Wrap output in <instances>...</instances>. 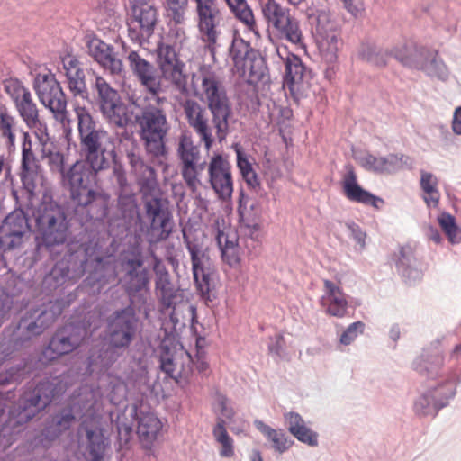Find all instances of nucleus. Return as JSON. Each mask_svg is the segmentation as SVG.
Listing matches in <instances>:
<instances>
[{
    "label": "nucleus",
    "instance_id": "obj_1",
    "mask_svg": "<svg viewBox=\"0 0 461 461\" xmlns=\"http://www.w3.org/2000/svg\"><path fill=\"white\" fill-rule=\"evenodd\" d=\"M118 263L120 282L129 297V304L108 315L105 332L109 348L113 353L122 355L136 339L139 329L137 312H146L150 290L149 270L144 266L141 253L123 252Z\"/></svg>",
    "mask_w": 461,
    "mask_h": 461
},
{
    "label": "nucleus",
    "instance_id": "obj_2",
    "mask_svg": "<svg viewBox=\"0 0 461 461\" xmlns=\"http://www.w3.org/2000/svg\"><path fill=\"white\" fill-rule=\"evenodd\" d=\"M202 89L207 107L194 99H186L182 106L189 127L209 150L216 139L221 142L227 137L232 109L224 87L214 74L203 75Z\"/></svg>",
    "mask_w": 461,
    "mask_h": 461
},
{
    "label": "nucleus",
    "instance_id": "obj_3",
    "mask_svg": "<svg viewBox=\"0 0 461 461\" xmlns=\"http://www.w3.org/2000/svg\"><path fill=\"white\" fill-rule=\"evenodd\" d=\"M176 155L181 176L188 190L196 194L202 186L203 173L207 162L203 159L200 147L191 136L182 134L178 139ZM209 184L221 201H229L233 193L231 165L221 154L213 155L208 163Z\"/></svg>",
    "mask_w": 461,
    "mask_h": 461
},
{
    "label": "nucleus",
    "instance_id": "obj_4",
    "mask_svg": "<svg viewBox=\"0 0 461 461\" xmlns=\"http://www.w3.org/2000/svg\"><path fill=\"white\" fill-rule=\"evenodd\" d=\"M89 242L80 245V249L58 260L46 281L52 279L54 285H62L67 280H76L87 274L85 282L90 286L102 289L114 281L115 269L110 255L105 256L102 245L94 242L95 236L89 237Z\"/></svg>",
    "mask_w": 461,
    "mask_h": 461
},
{
    "label": "nucleus",
    "instance_id": "obj_5",
    "mask_svg": "<svg viewBox=\"0 0 461 461\" xmlns=\"http://www.w3.org/2000/svg\"><path fill=\"white\" fill-rule=\"evenodd\" d=\"M98 173L77 159L63 174L62 185L69 192L77 207L86 211L89 220H102L107 212L108 196L95 188Z\"/></svg>",
    "mask_w": 461,
    "mask_h": 461
},
{
    "label": "nucleus",
    "instance_id": "obj_6",
    "mask_svg": "<svg viewBox=\"0 0 461 461\" xmlns=\"http://www.w3.org/2000/svg\"><path fill=\"white\" fill-rule=\"evenodd\" d=\"M55 387L49 380L28 386L16 404L11 406L5 415L0 408V436L8 437V441L18 434L24 424L44 410L54 397Z\"/></svg>",
    "mask_w": 461,
    "mask_h": 461
},
{
    "label": "nucleus",
    "instance_id": "obj_7",
    "mask_svg": "<svg viewBox=\"0 0 461 461\" xmlns=\"http://www.w3.org/2000/svg\"><path fill=\"white\" fill-rule=\"evenodd\" d=\"M165 96L150 95L149 101L135 116L140 137L149 156L161 163L167 156L166 137L170 130Z\"/></svg>",
    "mask_w": 461,
    "mask_h": 461
},
{
    "label": "nucleus",
    "instance_id": "obj_8",
    "mask_svg": "<svg viewBox=\"0 0 461 461\" xmlns=\"http://www.w3.org/2000/svg\"><path fill=\"white\" fill-rule=\"evenodd\" d=\"M60 314L61 308L56 303L32 307L20 316L11 331L18 344L25 347L34 338L41 336Z\"/></svg>",
    "mask_w": 461,
    "mask_h": 461
},
{
    "label": "nucleus",
    "instance_id": "obj_9",
    "mask_svg": "<svg viewBox=\"0 0 461 461\" xmlns=\"http://www.w3.org/2000/svg\"><path fill=\"white\" fill-rule=\"evenodd\" d=\"M92 94L103 116L110 124L123 128L130 122L128 107L116 89L102 77L95 76Z\"/></svg>",
    "mask_w": 461,
    "mask_h": 461
},
{
    "label": "nucleus",
    "instance_id": "obj_10",
    "mask_svg": "<svg viewBox=\"0 0 461 461\" xmlns=\"http://www.w3.org/2000/svg\"><path fill=\"white\" fill-rule=\"evenodd\" d=\"M459 380L453 372H449L445 383H438L416 398L413 411L419 417H436L438 411L448 405L456 393Z\"/></svg>",
    "mask_w": 461,
    "mask_h": 461
},
{
    "label": "nucleus",
    "instance_id": "obj_11",
    "mask_svg": "<svg viewBox=\"0 0 461 461\" xmlns=\"http://www.w3.org/2000/svg\"><path fill=\"white\" fill-rule=\"evenodd\" d=\"M158 22V11L151 1L135 0L127 18L130 39L141 45L154 33Z\"/></svg>",
    "mask_w": 461,
    "mask_h": 461
},
{
    "label": "nucleus",
    "instance_id": "obj_12",
    "mask_svg": "<svg viewBox=\"0 0 461 461\" xmlns=\"http://www.w3.org/2000/svg\"><path fill=\"white\" fill-rule=\"evenodd\" d=\"M160 369L168 377L176 380L188 382L193 375V357L183 348L177 349L168 340H162L159 348Z\"/></svg>",
    "mask_w": 461,
    "mask_h": 461
},
{
    "label": "nucleus",
    "instance_id": "obj_13",
    "mask_svg": "<svg viewBox=\"0 0 461 461\" xmlns=\"http://www.w3.org/2000/svg\"><path fill=\"white\" fill-rule=\"evenodd\" d=\"M33 86L40 102L53 113L56 120L64 122L67 118V99L55 76L50 73L38 74Z\"/></svg>",
    "mask_w": 461,
    "mask_h": 461
},
{
    "label": "nucleus",
    "instance_id": "obj_14",
    "mask_svg": "<svg viewBox=\"0 0 461 461\" xmlns=\"http://www.w3.org/2000/svg\"><path fill=\"white\" fill-rule=\"evenodd\" d=\"M198 29L202 41L213 50L223 22V14L217 0H194Z\"/></svg>",
    "mask_w": 461,
    "mask_h": 461
},
{
    "label": "nucleus",
    "instance_id": "obj_15",
    "mask_svg": "<svg viewBox=\"0 0 461 461\" xmlns=\"http://www.w3.org/2000/svg\"><path fill=\"white\" fill-rule=\"evenodd\" d=\"M86 336L79 324L68 323L58 329L42 351V359L50 362L77 348Z\"/></svg>",
    "mask_w": 461,
    "mask_h": 461
},
{
    "label": "nucleus",
    "instance_id": "obj_16",
    "mask_svg": "<svg viewBox=\"0 0 461 461\" xmlns=\"http://www.w3.org/2000/svg\"><path fill=\"white\" fill-rule=\"evenodd\" d=\"M145 51L131 50L127 52L126 62L132 76L150 95H159L162 90L160 75L156 66L146 59Z\"/></svg>",
    "mask_w": 461,
    "mask_h": 461
},
{
    "label": "nucleus",
    "instance_id": "obj_17",
    "mask_svg": "<svg viewBox=\"0 0 461 461\" xmlns=\"http://www.w3.org/2000/svg\"><path fill=\"white\" fill-rule=\"evenodd\" d=\"M153 271L155 273V294L162 310H171L170 320L175 322L174 311L177 303L183 301V294L172 280L163 262L155 258Z\"/></svg>",
    "mask_w": 461,
    "mask_h": 461
},
{
    "label": "nucleus",
    "instance_id": "obj_18",
    "mask_svg": "<svg viewBox=\"0 0 461 461\" xmlns=\"http://www.w3.org/2000/svg\"><path fill=\"white\" fill-rule=\"evenodd\" d=\"M3 87L25 124L37 125L40 119L37 104L32 100L30 90L23 86V82L17 78H7L3 81Z\"/></svg>",
    "mask_w": 461,
    "mask_h": 461
},
{
    "label": "nucleus",
    "instance_id": "obj_19",
    "mask_svg": "<svg viewBox=\"0 0 461 461\" xmlns=\"http://www.w3.org/2000/svg\"><path fill=\"white\" fill-rule=\"evenodd\" d=\"M74 110L77 120L80 151L111 142L109 133L94 119L88 109L77 104Z\"/></svg>",
    "mask_w": 461,
    "mask_h": 461
},
{
    "label": "nucleus",
    "instance_id": "obj_20",
    "mask_svg": "<svg viewBox=\"0 0 461 461\" xmlns=\"http://www.w3.org/2000/svg\"><path fill=\"white\" fill-rule=\"evenodd\" d=\"M38 176L39 164L32 151V139L28 132H23L20 178L27 200L25 205L31 203V200L34 196Z\"/></svg>",
    "mask_w": 461,
    "mask_h": 461
},
{
    "label": "nucleus",
    "instance_id": "obj_21",
    "mask_svg": "<svg viewBox=\"0 0 461 461\" xmlns=\"http://www.w3.org/2000/svg\"><path fill=\"white\" fill-rule=\"evenodd\" d=\"M194 283L197 294L205 302H212L216 298L219 285V275L214 261L207 259L192 264Z\"/></svg>",
    "mask_w": 461,
    "mask_h": 461
},
{
    "label": "nucleus",
    "instance_id": "obj_22",
    "mask_svg": "<svg viewBox=\"0 0 461 461\" xmlns=\"http://www.w3.org/2000/svg\"><path fill=\"white\" fill-rule=\"evenodd\" d=\"M113 174L119 187L118 208L122 218L129 224L124 230H130L132 223L137 224L140 221L136 199L133 194L128 193L129 185L122 166L114 164Z\"/></svg>",
    "mask_w": 461,
    "mask_h": 461
},
{
    "label": "nucleus",
    "instance_id": "obj_23",
    "mask_svg": "<svg viewBox=\"0 0 461 461\" xmlns=\"http://www.w3.org/2000/svg\"><path fill=\"white\" fill-rule=\"evenodd\" d=\"M339 32L330 15L319 11V54L330 64L337 59Z\"/></svg>",
    "mask_w": 461,
    "mask_h": 461
},
{
    "label": "nucleus",
    "instance_id": "obj_24",
    "mask_svg": "<svg viewBox=\"0 0 461 461\" xmlns=\"http://www.w3.org/2000/svg\"><path fill=\"white\" fill-rule=\"evenodd\" d=\"M96 401L92 391L86 392L74 400L70 408L61 410L53 417V422L56 424L59 432L68 429L77 418L91 416L95 409Z\"/></svg>",
    "mask_w": 461,
    "mask_h": 461
},
{
    "label": "nucleus",
    "instance_id": "obj_25",
    "mask_svg": "<svg viewBox=\"0 0 461 461\" xmlns=\"http://www.w3.org/2000/svg\"><path fill=\"white\" fill-rule=\"evenodd\" d=\"M342 190L345 196L351 202L370 205L377 210L384 205L383 198L376 196L364 189L357 182L355 168L351 164L345 165V173L342 177Z\"/></svg>",
    "mask_w": 461,
    "mask_h": 461
},
{
    "label": "nucleus",
    "instance_id": "obj_26",
    "mask_svg": "<svg viewBox=\"0 0 461 461\" xmlns=\"http://www.w3.org/2000/svg\"><path fill=\"white\" fill-rule=\"evenodd\" d=\"M86 45L88 54L112 75L121 76L124 72L123 62L116 57L113 46L92 35L86 37Z\"/></svg>",
    "mask_w": 461,
    "mask_h": 461
},
{
    "label": "nucleus",
    "instance_id": "obj_27",
    "mask_svg": "<svg viewBox=\"0 0 461 461\" xmlns=\"http://www.w3.org/2000/svg\"><path fill=\"white\" fill-rule=\"evenodd\" d=\"M127 159L131 172L136 177L137 184L142 194V198L159 194L160 188L157 180L155 169L146 164L139 154L134 151H127Z\"/></svg>",
    "mask_w": 461,
    "mask_h": 461
},
{
    "label": "nucleus",
    "instance_id": "obj_28",
    "mask_svg": "<svg viewBox=\"0 0 461 461\" xmlns=\"http://www.w3.org/2000/svg\"><path fill=\"white\" fill-rule=\"evenodd\" d=\"M444 355L438 349H427L414 360L412 366L415 371L429 379L440 378L439 383L446 382L449 372H453L460 381L454 369L444 367Z\"/></svg>",
    "mask_w": 461,
    "mask_h": 461
},
{
    "label": "nucleus",
    "instance_id": "obj_29",
    "mask_svg": "<svg viewBox=\"0 0 461 461\" xmlns=\"http://www.w3.org/2000/svg\"><path fill=\"white\" fill-rule=\"evenodd\" d=\"M142 199L145 217L150 223V229H147V230H172L169 226L172 213L168 208V202L162 198V194Z\"/></svg>",
    "mask_w": 461,
    "mask_h": 461
},
{
    "label": "nucleus",
    "instance_id": "obj_30",
    "mask_svg": "<svg viewBox=\"0 0 461 461\" xmlns=\"http://www.w3.org/2000/svg\"><path fill=\"white\" fill-rule=\"evenodd\" d=\"M37 230H68V223L65 209L55 203H41L35 215Z\"/></svg>",
    "mask_w": 461,
    "mask_h": 461
},
{
    "label": "nucleus",
    "instance_id": "obj_31",
    "mask_svg": "<svg viewBox=\"0 0 461 461\" xmlns=\"http://www.w3.org/2000/svg\"><path fill=\"white\" fill-rule=\"evenodd\" d=\"M62 70L66 77L65 83L74 97H87L88 92L86 84V75L77 57L66 55L61 59Z\"/></svg>",
    "mask_w": 461,
    "mask_h": 461
},
{
    "label": "nucleus",
    "instance_id": "obj_32",
    "mask_svg": "<svg viewBox=\"0 0 461 461\" xmlns=\"http://www.w3.org/2000/svg\"><path fill=\"white\" fill-rule=\"evenodd\" d=\"M80 157L79 160L81 162L87 165L93 171L100 174L112 167L116 158V152L112 142H109L87 149H82Z\"/></svg>",
    "mask_w": 461,
    "mask_h": 461
},
{
    "label": "nucleus",
    "instance_id": "obj_33",
    "mask_svg": "<svg viewBox=\"0 0 461 461\" xmlns=\"http://www.w3.org/2000/svg\"><path fill=\"white\" fill-rule=\"evenodd\" d=\"M394 260L397 271L405 282L411 284L421 278L420 263L416 257L414 246L410 243L401 246Z\"/></svg>",
    "mask_w": 461,
    "mask_h": 461
},
{
    "label": "nucleus",
    "instance_id": "obj_34",
    "mask_svg": "<svg viewBox=\"0 0 461 461\" xmlns=\"http://www.w3.org/2000/svg\"><path fill=\"white\" fill-rule=\"evenodd\" d=\"M321 304L326 307V312L331 316L342 318L348 313V303L345 294L335 282L328 279H324Z\"/></svg>",
    "mask_w": 461,
    "mask_h": 461
},
{
    "label": "nucleus",
    "instance_id": "obj_35",
    "mask_svg": "<svg viewBox=\"0 0 461 461\" xmlns=\"http://www.w3.org/2000/svg\"><path fill=\"white\" fill-rule=\"evenodd\" d=\"M239 232H217V242L223 262L236 268L240 264V245Z\"/></svg>",
    "mask_w": 461,
    "mask_h": 461
},
{
    "label": "nucleus",
    "instance_id": "obj_36",
    "mask_svg": "<svg viewBox=\"0 0 461 461\" xmlns=\"http://www.w3.org/2000/svg\"><path fill=\"white\" fill-rule=\"evenodd\" d=\"M423 47H420L413 42H405L395 46L388 52V56H393L403 66L416 68L420 67V59Z\"/></svg>",
    "mask_w": 461,
    "mask_h": 461
},
{
    "label": "nucleus",
    "instance_id": "obj_37",
    "mask_svg": "<svg viewBox=\"0 0 461 461\" xmlns=\"http://www.w3.org/2000/svg\"><path fill=\"white\" fill-rule=\"evenodd\" d=\"M284 418L289 432L299 441L311 446L317 445L315 435L304 425V421L300 414L290 411L285 413Z\"/></svg>",
    "mask_w": 461,
    "mask_h": 461
},
{
    "label": "nucleus",
    "instance_id": "obj_38",
    "mask_svg": "<svg viewBox=\"0 0 461 461\" xmlns=\"http://www.w3.org/2000/svg\"><path fill=\"white\" fill-rule=\"evenodd\" d=\"M254 425L272 443L276 452L283 454L292 447L294 441L282 429H272L259 420H256Z\"/></svg>",
    "mask_w": 461,
    "mask_h": 461
},
{
    "label": "nucleus",
    "instance_id": "obj_39",
    "mask_svg": "<svg viewBox=\"0 0 461 461\" xmlns=\"http://www.w3.org/2000/svg\"><path fill=\"white\" fill-rule=\"evenodd\" d=\"M199 232H182L187 250L190 254L191 264L211 259L208 247L204 242L205 235Z\"/></svg>",
    "mask_w": 461,
    "mask_h": 461
},
{
    "label": "nucleus",
    "instance_id": "obj_40",
    "mask_svg": "<svg viewBox=\"0 0 461 461\" xmlns=\"http://www.w3.org/2000/svg\"><path fill=\"white\" fill-rule=\"evenodd\" d=\"M39 234L35 237L37 249L39 250L45 249L51 257L60 254L68 247L65 244L67 232H39Z\"/></svg>",
    "mask_w": 461,
    "mask_h": 461
},
{
    "label": "nucleus",
    "instance_id": "obj_41",
    "mask_svg": "<svg viewBox=\"0 0 461 461\" xmlns=\"http://www.w3.org/2000/svg\"><path fill=\"white\" fill-rule=\"evenodd\" d=\"M260 6L264 19L268 26L274 29L282 25L291 16L289 9L282 6L276 0H261Z\"/></svg>",
    "mask_w": 461,
    "mask_h": 461
},
{
    "label": "nucleus",
    "instance_id": "obj_42",
    "mask_svg": "<svg viewBox=\"0 0 461 461\" xmlns=\"http://www.w3.org/2000/svg\"><path fill=\"white\" fill-rule=\"evenodd\" d=\"M420 67L415 69L423 70L428 76L446 80L448 77V69L443 60L437 54L429 53L425 48L421 53Z\"/></svg>",
    "mask_w": 461,
    "mask_h": 461
},
{
    "label": "nucleus",
    "instance_id": "obj_43",
    "mask_svg": "<svg viewBox=\"0 0 461 461\" xmlns=\"http://www.w3.org/2000/svg\"><path fill=\"white\" fill-rule=\"evenodd\" d=\"M284 59L285 67L284 80L288 87L293 89L294 85L303 81L307 71L298 56L287 53Z\"/></svg>",
    "mask_w": 461,
    "mask_h": 461
},
{
    "label": "nucleus",
    "instance_id": "obj_44",
    "mask_svg": "<svg viewBox=\"0 0 461 461\" xmlns=\"http://www.w3.org/2000/svg\"><path fill=\"white\" fill-rule=\"evenodd\" d=\"M87 440L88 461H103L106 447L104 436L100 429L85 428Z\"/></svg>",
    "mask_w": 461,
    "mask_h": 461
},
{
    "label": "nucleus",
    "instance_id": "obj_45",
    "mask_svg": "<svg viewBox=\"0 0 461 461\" xmlns=\"http://www.w3.org/2000/svg\"><path fill=\"white\" fill-rule=\"evenodd\" d=\"M243 76L249 77L250 83H256L262 80L266 75L267 65L264 58L258 51H251L250 56L244 62V66H240V70Z\"/></svg>",
    "mask_w": 461,
    "mask_h": 461
},
{
    "label": "nucleus",
    "instance_id": "obj_46",
    "mask_svg": "<svg viewBox=\"0 0 461 461\" xmlns=\"http://www.w3.org/2000/svg\"><path fill=\"white\" fill-rule=\"evenodd\" d=\"M185 64L183 61L161 68L159 69L161 73L160 78L163 77L170 82L180 93H185L187 92L188 76L185 73Z\"/></svg>",
    "mask_w": 461,
    "mask_h": 461
},
{
    "label": "nucleus",
    "instance_id": "obj_47",
    "mask_svg": "<svg viewBox=\"0 0 461 461\" xmlns=\"http://www.w3.org/2000/svg\"><path fill=\"white\" fill-rule=\"evenodd\" d=\"M212 436L221 445L219 454L221 457H231L234 455V441L226 429V421L221 417L216 418V424L212 429Z\"/></svg>",
    "mask_w": 461,
    "mask_h": 461
},
{
    "label": "nucleus",
    "instance_id": "obj_48",
    "mask_svg": "<svg viewBox=\"0 0 461 461\" xmlns=\"http://www.w3.org/2000/svg\"><path fill=\"white\" fill-rule=\"evenodd\" d=\"M160 429V420L151 413L141 416L138 420L137 433L140 439L147 444L156 439Z\"/></svg>",
    "mask_w": 461,
    "mask_h": 461
},
{
    "label": "nucleus",
    "instance_id": "obj_49",
    "mask_svg": "<svg viewBox=\"0 0 461 461\" xmlns=\"http://www.w3.org/2000/svg\"><path fill=\"white\" fill-rule=\"evenodd\" d=\"M383 174L392 175L402 169H411L412 161L409 156L402 153H390L382 157Z\"/></svg>",
    "mask_w": 461,
    "mask_h": 461
},
{
    "label": "nucleus",
    "instance_id": "obj_50",
    "mask_svg": "<svg viewBox=\"0 0 461 461\" xmlns=\"http://www.w3.org/2000/svg\"><path fill=\"white\" fill-rule=\"evenodd\" d=\"M251 51H256V50L251 48L249 41L240 36H233L229 53L237 70H240V66H244V62L250 56Z\"/></svg>",
    "mask_w": 461,
    "mask_h": 461
},
{
    "label": "nucleus",
    "instance_id": "obj_51",
    "mask_svg": "<svg viewBox=\"0 0 461 461\" xmlns=\"http://www.w3.org/2000/svg\"><path fill=\"white\" fill-rule=\"evenodd\" d=\"M226 4L233 13L235 17L243 23L248 29L253 31L255 28V19L252 10L246 0H225Z\"/></svg>",
    "mask_w": 461,
    "mask_h": 461
},
{
    "label": "nucleus",
    "instance_id": "obj_52",
    "mask_svg": "<svg viewBox=\"0 0 461 461\" xmlns=\"http://www.w3.org/2000/svg\"><path fill=\"white\" fill-rule=\"evenodd\" d=\"M359 57L373 66L383 67L386 64L388 52H384L374 43L366 42L360 46Z\"/></svg>",
    "mask_w": 461,
    "mask_h": 461
},
{
    "label": "nucleus",
    "instance_id": "obj_53",
    "mask_svg": "<svg viewBox=\"0 0 461 461\" xmlns=\"http://www.w3.org/2000/svg\"><path fill=\"white\" fill-rule=\"evenodd\" d=\"M438 180L437 177L426 171L420 172V188L425 193L424 201L428 205L433 204L434 206L438 203L439 193L437 189Z\"/></svg>",
    "mask_w": 461,
    "mask_h": 461
},
{
    "label": "nucleus",
    "instance_id": "obj_54",
    "mask_svg": "<svg viewBox=\"0 0 461 461\" xmlns=\"http://www.w3.org/2000/svg\"><path fill=\"white\" fill-rule=\"evenodd\" d=\"M41 157L47 159L50 172L60 175L62 179L64 172L67 171L65 168L64 154L58 150L54 145H52L50 147H46L44 149H41Z\"/></svg>",
    "mask_w": 461,
    "mask_h": 461
},
{
    "label": "nucleus",
    "instance_id": "obj_55",
    "mask_svg": "<svg viewBox=\"0 0 461 461\" xmlns=\"http://www.w3.org/2000/svg\"><path fill=\"white\" fill-rule=\"evenodd\" d=\"M30 372L31 366L29 362L27 360H22L15 366H11L5 373H0V385L19 383L23 380Z\"/></svg>",
    "mask_w": 461,
    "mask_h": 461
},
{
    "label": "nucleus",
    "instance_id": "obj_56",
    "mask_svg": "<svg viewBox=\"0 0 461 461\" xmlns=\"http://www.w3.org/2000/svg\"><path fill=\"white\" fill-rule=\"evenodd\" d=\"M23 344H18L14 339L11 327H6L0 335V361L3 362L10 358L13 354L23 348Z\"/></svg>",
    "mask_w": 461,
    "mask_h": 461
},
{
    "label": "nucleus",
    "instance_id": "obj_57",
    "mask_svg": "<svg viewBox=\"0 0 461 461\" xmlns=\"http://www.w3.org/2000/svg\"><path fill=\"white\" fill-rule=\"evenodd\" d=\"M0 230H32V229L24 212L17 209L4 219Z\"/></svg>",
    "mask_w": 461,
    "mask_h": 461
},
{
    "label": "nucleus",
    "instance_id": "obj_58",
    "mask_svg": "<svg viewBox=\"0 0 461 461\" xmlns=\"http://www.w3.org/2000/svg\"><path fill=\"white\" fill-rule=\"evenodd\" d=\"M281 38L297 44L302 41V32L298 21L292 15L288 17L282 25L276 28Z\"/></svg>",
    "mask_w": 461,
    "mask_h": 461
},
{
    "label": "nucleus",
    "instance_id": "obj_59",
    "mask_svg": "<svg viewBox=\"0 0 461 461\" xmlns=\"http://www.w3.org/2000/svg\"><path fill=\"white\" fill-rule=\"evenodd\" d=\"M182 61L173 46L165 43H159L157 47V62L158 68H166Z\"/></svg>",
    "mask_w": 461,
    "mask_h": 461
},
{
    "label": "nucleus",
    "instance_id": "obj_60",
    "mask_svg": "<svg viewBox=\"0 0 461 461\" xmlns=\"http://www.w3.org/2000/svg\"><path fill=\"white\" fill-rule=\"evenodd\" d=\"M212 408L214 412L219 414L217 417H221L226 422L231 420L235 415L230 401L220 392L215 393Z\"/></svg>",
    "mask_w": 461,
    "mask_h": 461
},
{
    "label": "nucleus",
    "instance_id": "obj_61",
    "mask_svg": "<svg viewBox=\"0 0 461 461\" xmlns=\"http://www.w3.org/2000/svg\"><path fill=\"white\" fill-rule=\"evenodd\" d=\"M188 0H165L164 5L170 20L176 23H183Z\"/></svg>",
    "mask_w": 461,
    "mask_h": 461
},
{
    "label": "nucleus",
    "instance_id": "obj_62",
    "mask_svg": "<svg viewBox=\"0 0 461 461\" xmlns=\"http://www.w3.org/2000/svg\"><path fill=\"white\" fill-rule=\"evenodd\" d=\"M365 323L361 321L349 324L339 337V343L344 346L352 344L365 330Z\"/></svg>",
    "mask_w": 461,
    "mask_h": 461
},
{
    "label": "nucleus",
    "instance_id": "obj_63",
    "mask_svg": "<svg viewBox=\"0 0 461 461\" xmlns=\"http://www.w3.org/2000/svg\"><path fill=\"white\" fill-rule=\"evenodd\" d=\"M25 232H0V249L6 252L21 245Z\"/></svg>",
    "mask_w": 461,
    "mask_h": 461
},
{
    "label": "nucleus",
    "instance_id": "obj_64",
    "mask_svg": "<svg viewBox=\"0 0 461 461\" xmlns=\"http://www.w3.org/2000/svg\"><path fill=\"white\" fill-rule=\"evenodd\" d=\"M381 160L382 157H376L367 153L360 158V164L366 170L372 171L376 174H383Z\"/></svg>",
    "mask_w": 461,
    "mask_h": 461
}]
</instances>
